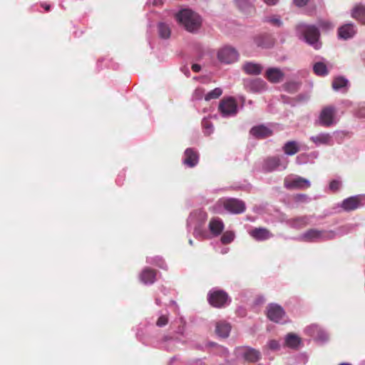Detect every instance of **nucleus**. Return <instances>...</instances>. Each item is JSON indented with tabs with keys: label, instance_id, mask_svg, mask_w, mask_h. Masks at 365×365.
<instances>
[{
	"label": "nucleus",
	"instance_id": "nucleus-1",
	"mask_svg": "<svg viewBox=\"0 0 365 365\" xmlns=\"http://www.w3.org/2000/svg\"><path fill=\"white\" fill-rule=\"evenodd\" d=\"M347 232L348 230L344 227H339L336 230H319L317 229H311L300 235L299 240L306 242L327 241L333 240L336 236L342 235Z\"/></svg>",
	"mask_w": 365,
	"mask_h": 365
},
{
	"label": "nucleus",
	"instance_id": "nucleus-2",
	"mask_svg": "<svg viewBox=\"0 0 365 365\" xmlns=\"http://www.w3.org/2000/svg\"><path fill=\"white\" fill-rule=\"evenodd\" d=\"M176 20L190 32L198 30L201 26L200 16L190 9H182L175 14Z\"/></svg>",
	"mask_w": 365,
	"mask_h": 365
},
{
	"label": "nucleus",
	"instance_id": "nucleus-3",
	"mask_svg": "<svg viewBox=\"0 0 365 365\" xmlns=\"http://www.w3.org/2000/svg\"><path fill=\"white\" fill-rule=\"evenodd\" d=\"M297 34L299 38L306 41L315 49L321 47L319 41V32L316 26L300 24L297 26Z\"/></svg>",
	"mask_w": 365,
	"mask_h": 365
},
{
	"label": "nucleus",
	"instance_id": "nucleus-4",
	"mask_svg": "<svg viewBox=\"0 0 365 365\" xmlns=\"http://www.w3.org/2000/svg\"><path fill=\"white\" fill-rule=\"evenodd\" d=\"M223 207L227 212L232 214H240L245 211V203L237 198L220 199L217 203L209 208L213 213H220Z\"/></svg>",
	"mask_w": 365,
	"mask_h": 365
},
{
	"label": "nucleus",
	"instance_id": "nucleus-5",
	"mask_svg": "<svg viewBox=\"0 0 365 365\" xmlns=\"http://www.w3.org/2000/svg\"><path fill=\"white\" fill-rule=\"evenodd\" d=\"M340 117L337 115V110L334 106L324 107L320 111L316 123L323 127H331L336 125L339 121Z\"/></svg>",
	"mask_w": 365,
	"mask_h": 365
},
{
	"label": "nucleus",
	"instance_id": "nucleus-6",
	"mask_svg": "<svg viewBox=\"0 0 365 365\" xmlns=\"http://www.w3.org/2000/svg\"><path fill=\"white\" fill-rule=\"evenodd\" d=\"M284 185L288 190H304L309 187L311 182L299 175L290 174L285 177Z\"/></svg>",
	"mask_w": 365,
	"mask_h": 365
},
{
	"label": "nucleus",
	"instance_id": "nucleus-7",
	"mask_svg": "<svg viewBox=\"0 0 365 365\" xmlns=\"http://www.w3.org/2000/svg\"><path fill=\"white\" fill-rule=\"evenodd\" d=\"M207 301L214 307L222 308L230 302V299L226 292L213 290L209 292Z\"/></svg>",
	"mask_w": 365,
	"mask_h": 365
},
{
	"label": "nucleus",
	"instance_id": "nucleus-8",
	"mask_svg": "<svg viewBox=\"0 0 365 365\" xmlns=\"http://www.w3.org/2000/svg\"><path fill=\"white\" fill-rule=\"evenodd\" d=\"M218 110L224 117L235 115L237 113V103L232 97L223 98L220 101Z\"/></svg>",
	"mask_w": 365,
	"mask_h": 365
},
{
	"label": "nucleus",
	"instance_id": "nucleus-9",
	"mask_svg": "<svg viewBox=\"0 0 365 365\" xmlns=\"http://www.w3.org/2000/svg\"><path fill=\"white\" fill-rule=\"evenodd\" d=\"M365 205V195H359L344 199L341 203V207L346 212H350Z\"/></svg>",
	"mask_w": 365,
	"mask_h": 365
},
{
	"label": "nucleus",
	"instance_id": "nucleus-10",
	"mask_svg": "<svg viewBox=\"0 0 365 365\" xmlns=\"http://www.w3.org/2000/svg\"><path fill=\"white\" fill-rule=\"evenodd\" d=\"M243 85L245 90L251 93H260L267 89V83L261 78H246Z\"/></svg>",
	"mask_w": 365,
	"mask_h": 365
},
{
	"label": "nucleus",
	"instance_id": "nucleus-11",
	"mask_svg": "<svg viewBox=\"0 0 365 365\" xmlns=\"http://www.w3.org/2000/svg\"><path fill=\"white\" fill-rule=\"evenodd\" d=\"M238 52L230 46L223 47L217 53L219 61L225 63H233L238 59Z\"/></svg>",
	"mask_w": 365,
	"mask_h": 365
},
{
	"label": "nucleus",
	"instance_id": "nucleus-12",
	"mask_svg": "<svg viewBox=\"0 0 365 365\" xmlns=\"http://www.w3.org/2000/svg\"><path fill=\"white\" fill-rule=\"evenodd\" d=\"M250 134L256 139H264L272 135V128L264 125H258L250 129Z\"/></svg>",
	"mask_w": 365,
	"mask_h": 365
},
{
	"label": "nucleus",
	"instance_id": "nucleus-13",
	"mask_svg": "<svg viewBox=\"0 0 365 365\" xmlns=\"http://www.w3.org/2000/svg\"><path fill=\"white\" fill-rule=\"evenodd\" d=\"M309 140L317 146L331 145L333 140L331 135L329 133H320L315 135H312Z\"/></svg>",
	"mask_w": 365,
	"mask_h": 365
},
{
	"label": "nucleus",
	"instance_id": "nucleus-14",
	"mask_svg": "<svg viewBox=\"0 0 365 365\" xmlns=\"http://www.w3.org/2000/svg\"><path fill=\"white\" fill-rule=\"evenodd\" d=\"M198 161V153L192 148H187L184 153L183 163L189 168H193Z\"/></svg>",
	"mask_w": 365,
	"mask_h": 365
},
{
	"label": "nucleus",
	"instance_id": "nucleus-15",
	"mask_svg": "<svg viewBox=\"0 0 365 365\" xmlns=\"http://www.w3.org/2000/svg\"><path fill=\"white\" fill-rule=\"evenodd\" d=\"M356 32V30L354 24H346L339 29L338 36L339 38L346 40L352 38Z\"/></svg>",
	"mask_w": 365,
	"mask_h": 365
},
{
	"label": "nucleus",
	"instance_id": "nucleus-16",
	"mask_svg": "<svg viewBox=\"0 0 365 365\" xmlns=\"http://www.w3.org/2000/svg\"><path fill=\"white\" fill-rule=\"evenodd\" d=\"M208 227L210 232L214 236H218L222 232L225 228V225L220 218L212 217L209 222Z\"/></svg>",
	"mask_w": 365,
	"mask_h": 365
},
{
	"label": "nucleus",
	"instance_id": "nucleus-17",
	"mask_svg": "<svg viewBox=\"0 0 365 365\" xmlns=\"http://www.w3.org/2000/svg\"><path fill=\"white\" fill-rule=\"evenodd\" d=\"M242 69L247 75L257 76L262 73L263 66L259 63L248 61L242 65Z\"/></svg>",
	"mask_w": 365,
	"mask_h": 365
},
{
	"label": "nucleus",
	"instance_id": "nucleus-18",
	"mask_svg": "<svg viewBox=\"0 0 365 365\" xmlns=\"http://www.w3.org/2000/svg\"><path fill=\"white\" fill-rule=\"evenodd\" d=\"M249 234L257 241L266 240L272 237L270 231L262 227L254 228L249 231Z\"/></svg>",
	"mask_w": 365,
	"mask_h": 365
},
{
	"label": "nucleus",
	"instance_id": "nucleus-19",
	"mask_svg": "<svg viewBox=\"0 0 365 365\" xmlns=\"http://www.w3.org/2000/svg\"><path fill=\"white\" fill-rule=\"evenodd\" d=\"M301 85L302 83L299 81L293 79L286 81L278 89L288 93H294L299 90Z\"/></svg>",
	"mask_w": 365,
	"mask_h": 365
},
{
	"label": "nucleus",
	"instance_id": "nucleus-20",
	"mask_svg": "<svg viewBox=\"0 0 365 365\" xmlns=\"http://www.w3.org/2000/svg\"><path fill=\"white\" fill-rule=\"evenodd\" d=\"M300 150V144L299 142L296 140H289L286 142L283 147L282 150L284 152V155H294L297 153H298Z\"/></svg>",
	"mask_w": 365,
	"mask_h": 365
},
{
	"label": "nucleus",
	"instance_id": "nucleus-21",
	"mask_svg": "<svg viewBox=\"0 0 365 365\" xmlns=\"http://www.w3.org/2000/svg\"><path fill=\"white\" fill-rule=\"evenodd\" d=\"M156 274L157 272L155 269L146 267L142 271L140 275V280L144 284H153L155 281Z\"/></svg>",
	"mask_w": 365,
	"mask_h": 365
},
{
	"label": "nucleus",
	"instance_id": "nucleus-22",
	"mask_svg": "<svg viewBox=\"0 0 365 365\" xmlns=\"http://www.w3.org/2000/svg\"><path fill=\"white\" fill-rule=\"evenodd\" d=\"M284 342L286 346L292 349H298L302 344L301 338L294 333L287 334L284 338Z\"/></svg>",
	"mask_w": 365,
	"mask_h": 365
},
{
	"label": "nucleus",
	"instance_id": "nucleus-23",
	"mask_svg": "<svg viewBox=\"0 0 365 365\" xmlns=\"http://www.w3.org/2000/svg\"><path fill=\"white\" fill-rule=\"evenodd\" d=\"M349 87V81L342 76L336 77L332 82V88L335 91L346 92Z\"/></svg>",
	"mask_w": 365,
	"mask_h": 365
},
{
	"label": "nucleus",
	"instance_id": "nucleus-24",
	"mask_svg": "<svg viewBox=\"0 0 365 365\" xmlns=\"http://www.w3.org/2000/svg\"><path fill=\"white\" fill-rule=\"evenodd\" d=\"M351 16L365 24V6L362 4H358L354 6L351 11Z\"/></svg>",
	"mask_w": 365,
	"mask_h": 365
},
{
	"label": "nucleus",
	"instance_id": "nucleus-25",
	"mask_svg": "<svg viewBox=\"0 0 365 365\" xmlns=\"http://www.w3.org/2000/svg\"><path fill=\"white\" fill-rule=\"evenodd\" d=\"M230 329L231 327L228 323L220 322L216 324L215 332L220 337H227Z\"/></svg>",
	"mask_w": 365,
	"mask_h": 365
},
{
	"label": "nucleus",
	"instance_id": "nucleus-26",
	"mask_svg": "<svg viewBox=\"0 0 365 365\" xmlns=\"http://www.w3.org/2000/svg\"><path fill=\"white\" fill-rule=\"evenodd\" d=\"M243 356L249 362H255L259 359L260 353L255 349L247 347L243 352Z\"/></svg>",
	"mask_w": 365,
	"mask_h": 365
},
{
	"label": "nucleus",
	"instance_id": "nucleus-27",
	"mask_svg": "<svg viewBox=\"0 0 365 365\" xmlns=\"http://www.w3.org/2000/svg\"><path fill=\"white\" fill-rule=\"evenodd\" d=\"M254 0H237L238 6L246 14H251L255 11L253 4Z\"/></svg>",
	"mask_w": 365,
	"mask_h": 365
},
{
	"label": "nucleus",
	"instance_id": "nucleus-28",
	"mask_svg": "<svg viewBox=\"0 0 365 365\" xmlns=\"http://www.w3.org/2000/svg\"><path fill=\"white\" fill-rule=\"evenodd\" d=\"M289 322V317L284 309L275 304V323L285 324Z\"/></svg>",
	"mask_w": 365,
	"mask_h": 365
},
{
	"label": "nucleus",
	"instance_id": "nucleus-29",
	"mask_svg": "<svg viewBox=\"0 0 365 365\" xmlns=\"http://www.w3.org/2000/svg\"><path fill=\"white\" fill-rule=\"evenodd\" d=\"M309 217L301 216L292 219L289 222V224L292 227L302 228L309 225Z\"/></svg>",
	"mask_w": 365,
	"mask_h": 365
},
{
	"label": "nucleus",
	"instance_id": "nucleus-30",
	"mask_svg": "<svg viewBox=\"0 0 365 365\" xmlns=\"http://www.w3.org/2000/svg\"><path fill=\"white\" fill-rule=\"evenodd\" d=\"M289 159L285 155H280L275 157V170H284L289 164Z\"/></svg>",
	"mask_w": 365,
	"mask_h": 365
},
{
	"label": "nucleus",
	"instance_id": "nucleus-31",
	"mask_svg": "<svg viewBox=\"0 0 365 365\" xmlns=\"http://www.w3.org/2000/svg\"><path fill=\"white\" fill-rule=\"evenodd\" d=\"M159 36L162 38H168L170 36V28L168 24L161 22L158 25Z\"/></svg>",
	"mask_w": 365,
	"mask_h": 365
},
{
	"label": "nucleus",
	"instance_id": "nucleus-32",
	"mask_svg": "<svg viewBox=\"0 0 365 365\" xmlns=\"http://www.w3.org/2000/svg\"><path fill=\"white\" fill-rule=\"evenodd\" d=\"M313 70L318 76H326L328 74L327 65L323 61H319L314 64Z\"/></svg>",
	"mask_w": 365,
	"mask_h": 365
},
{
	"label": "nucleus",
	"instance_id": "nucleus-33",
	"mask_svg": "<svg viewBox=\"0 0 365 365\" xmlns=\"http://www.w3.org/2000/svg\"><path fill=\"white\" fill-rule=\"evenodd\" d=\"M322 329L319 327L318 325L312 324L306 327L304 331L307 334L315 339L316 336H317L318 333H319L322 331Z\"/></svg>",
	"mask_w": 365,
	"mask_h": 365
},
{
	"label": "nucleus",
	"instance_id": "nucleus-34",
	"mask_svg": "<svg viewBox=\"0 0 365 365\" xmlns=\"http://www.w3.org/2000/svg\"><path fill=\"white\" fill-rule=\"evenodd\" d=\"M222 93V91L220 88H215V89L212 90L211 91L208 92L205 96V100L207 101H209L212 99H216L218 98Z\"/></svg>",
	"mask_w": 365,
	"mask_h": 365
},
{
	"label": "nucleus",
	"instance_id": "nucleus-35",
	"mask_svg": "<svg viewBox=\"0 0 365 365\" xmlns=\"http://www.w3.org/2000/svg\"><path fill=\"white\" fill-rule=\"evenodd\" d=\"M234 232L232 231H227L222 234L220 240L223 245H227L231 243L234 240Z\"/></svg>",
	"mask_w": 365,
	"mask_h": 365
},
{
	"label": "nucleus",
	"instance_id": "nucleus-36",
	"mask_svg": "<svg viewBox=\"0 0 365 365\" xmlns=\"http://www.w3.org/2000/svg\"><path fill=\"white\" fill-rule=\"evenodd\" d=\"M202 125L204 128V133L210 135L213 131V125L208 119L204 118L202 121Z\"/></svg>",
	"mask_w": 365,
	"mask_h": 365
},
{
	"label": "nucleus",
	"instance_id": "nucleus-37",
	"mask_svg": "<svg viewBox=\"0 0 365 365\" xmlns=\"http://www.w3.org/2000/svg\"><path fill=\"white\" fill-rule=\"evenodd\" d=\"M314 339L319 343H324L328 340V334L322 329V331L319 333H318L317 336H316Z\"/></svg>",
	"mask_w": 365,
	"mask_h": 365
},
{
	"label": "nucleus",
	"instance_id": "nucleus-38",
	"mask_svg": "<svg viewBox=\"0 0 365 365\" xmlns=\"http://www.w3.org/2000/svg\"><path fill=\"white\" fill-rule=\"evenodd\" d=\"M286 76L287 73L285 71H282L275 68V83L282 81Z\"/></svg>",
	"mask_w": 365,
	"mask_h": 365
},
{
	"label": "nucleus",
	"instance_id": "nucleus-39",
	"mask_svg": "<svg viewBox=\"0 0 365 365\" xmlns=\"http://www.w3.org/2000/svg\"><path fill=\"white\" fill-rule=\"evenodd\" d=\"M341 187V182L339 180H334L329 183V189L333 192L339 190Z\"/></svg>",
	"mask_w": 365,
	"mask_h": 365
},
{
	"label": "nucleus",
	"instance_id": "nucleus-40",
	"mask_svg": "<svg viewBox=\"0 0 365 365\" xmlns=\"http://www.w3.org/2000/svg\"><path fill=\"white\" fill-rule=\"evenodd\" d=\"M168 323V317L166 315H161L156 322L158 327H164Z\"/></svg>",
	"mask_w": 365,
	"mask_h": 365
},
{
	"label": "nucleus",
	"instance_id": "nucleus-41",
	"mask_svg": "<svg viewBox=\"0 0 365 365\" xmlns=\"http://www.w3.org/2000/svg\"><path fill=\"white\" fill-rule=\"evenodd\" d=\"M356 115L359 117L364 118L365 117V103H359L356 110Z\"/></svg>",
	"mask_w": 365,
	"mask_h": 365
},
{
	"label": "nucleus",
	"instance_id": "nucleus-42",
	"mask_svg": "<svg viewBox=\"0 0 365 365\" xmlns=\"http://www.w3.org/2000/svg\"><path fill=\"white\" fill-rule=\"evenodd\" d=\"M308 361V356L305 354H299L297 356L296 362L298 364H305Z\"/></svg>",
	"mask_w": 365,
	"mask_h": 365
},
{
	"label": "nucleus",
	"instance_id": "nucleus-43",
	"mask_svg": "<svg viewBox=\"0 0 365 365\" xmlns=\"http://www.w3.org/2000/svg\"><path fill=\"white\" fill-rule=\"evenodd\" d=\"M319 26L322 29H324L326 31H329L334 28V25L328 21H320Z\"/></svg>",
	"mask_w": 365,
	"mask_h": 365
},
{
	"label": "nucleus",
	"instance_id": "nucleus-44",
	"mask_svg": "<svg viewBox=\"0 0 365 365\" xmlns=\"http://www.w3.org/2000/svg\"><path fill=\"white\" fill-rule=\"evenodd\" d=\"M265 77L269 82H274V68H269L267 70Z\"/></svg>",
	"mask_w": 365,
	"mask_h": 365
},
{
	"label": "nucleus",
	"instance_id": "nucleus-45",
	"mask_svg": "<svg viewBox=\"0 0 365 365\" xmlns=\"http://www.w3.org/2000/svg\"><path fill=\"white\" fill-rule=\"evenodd\" d=\"M334 134L336 135L338 138L342 140L349 135V132L346 130H336L334 132Z\"/></svg>",
	"mask_w": 365,
	"mask_h": 365
},
{
	"label": "nucleus",
	"instance_id": "nucleus-46",
	"mask_svg": "<svg viewBox=\"0 0 365 365\" xmlns=\"http://www.w3.org/2000/svg\"><path fill=\"white\" fill-rule=\"evenodd\" d=\"M267 317L269 318L271 321H274V306L272 304H270L268 307L267 312Z\"/></svg>",
	"mask_w": 365,
	"mask_h": 365
},
{
	"label": "nucleus",
	"instance_id": "nucleus-47",
	"mask_svg": "<svg viewBox=\"0 0 365 365\" xmlns=\"http://www.w3.org/2000/svg\"><path fill=\"white\" fill-rule=\"evenodd\" d=\"M296 200L297 202H308L309 197L305 194H299L296 196Z\"/></svg>",
	"mask_w": 365,
	"mask_h": 365
},
{
	"label": "nucleus",
	"instance_id": "nucleus-48",
	"mask_svg": "<svg viewBox=\"0 0 365 365\" xmlns=\"http://www.w3.org/2000/svg\"><path fill=\"white\" fill-rule=\"evenodd\" d=\"M204 89L202 88H197L195 91V93H194V96L196 99H201L203 94H204Z\"/></svg>",
	"mask_w": 365,
	"mask_h": 365
},
{
	"label": "nucleus",
	"instance_id": "nucleus-49",
	"mask_svg": "<svg viewBox=\"0 0 365 365\" xmlns=\"http://www.w3.org/2000/svg\"><path fill=\"white\" fill-rule=\"evenodd\" d=\"M309 98L308 94H300L297 97V101L298 102H305L308 101Z\"/></svg>",
	"mask_w": 365,
	"mask_h": 365
},
{
	"label": "nucleus",
	"instance_id": "nucleus-50",
	"mask_svg": "<svg viewBox=\"0 0 365 365\" xmlns=\"http://www.w3.org/2000/svg\"><path fill=\"white\" fill-rule=\"evenodd\" d=\"M308 1L309 0H294V4L299 7L305 6Z\"/></svg>",
	"mask_w": 365,
	"mask_h": 365
},
{
	"label": "nucleus",
	"instance_id": "nucleus-51",
	"mask_svg": "<svg viewBox=\"0 0 365 365\" xmlns=\"http://www.w3.org/2000/svg\"><path fill=\"white\" fill-rule=\"evenodd\" d=\"M154 264L161 268H163L165 262L161 258H158L155 259Z\"/></svg>",
	"mask_w": 365,
	"mask_h": 365
},
{
	"label": "nucleus",
	"instance_id": "nucleus-52",
	"mask_svg": "<svg viewBox=\"0 0 365 365\" xmlns=\"http://www.w3.org/2000/svg\"><path fill=\"white\" fill-rule=\"evenodd\" d=\"M191 68H192V70L195 73H197L201 70V66L197 63L192 64Z\"/></svg>",
	"mask_w": 365,
	"mask_h": 365
},
{
	"label": "nucleus",
	"instance_id": "nucleus-53",
	"mask_svg": "<svg viewBox=\"0 0 365 365\" xmlns=\"http://www.w3.org/2000/svg\"><path fill=\"white\" fill-rule=\"evenodd\" d=\"M184 331H185V327L184 326H179L178 327V329L177 330V333L179 334L180 335H183L184 334Z\"/></svg>",
	"mask_w": 365,
	"mask_h": 365
},
{
	"label": "nucleus",
	"instance_id": "nucleus-54",
	"mask_svg": "<svg viewBox=\"0 0 365 365\" xmlns=\"http://www.w3.org/2000/svg\"><path fill=\"white\" fill-rule=\"evenodd\" d=\"M41 7H43L46 11H49L51 9V6L46 3L41 4Z\"/></svg>",
	"mask_w": 365,
	"mask_h": 365
},
{
	"label": "nucleus",
	"instance_id": "nucleus-55",
	"mask_svg": "<svg viewBox=\"0 0 365 365\" xmlns=\"http://www.w3.org/2000/svg\"><path fill=\"white\" fill-rule=\"evenodd\" d=\"M274 22H275V27H280L282 25V22L281 21V20L278 19L277 18H275Z\"/></svg>",
	"mask_w": 365,
	"mask_h": 365
},
{
	"label": "nucleus",
	"instance_id": "nucleus-56",
	"mask_svg": "<svg viewBox=\"0 0 365 365\" xmlns=\"http://www.w3.org/2000/svg\"><path fill=\"white\" fill-rule=\"evenodd\" d=\"M281 97H282V102L283 103H289V98L285 97L283 95H281Z\"/></svg>",
	"mask_w": 365,
	"mask_h": 365
},
{
	"label": "nucleus",
	"instance_id": "nucleus-57",
	"mask_svg": "<svg viewBox=\"0 0 365 365\" xmlns=\"http://www.w3.org/2000/svg\"><path fill=\"white\" fill-rule=\"evenodd\" d=\"M267 5H274V0H263Z\"/></svg>",
	"mask_w": 365,
	"mask_h": 365
},
{
	"label": "nucleus",
	"instance_id": "nucleus-58",
	"mask_svg": "<svg viewBox=\"0 0 365 365\" xmlns=\"http://www.w3.org/2000/svg\"><path fill=\"white\" fill-rule=\"evenodd\" d=\"M268 346H269V349H274V341L270 340L268 343Z\"/></svg>",
	"mask_w": 365,
	"mask_h": 365
},
{
	"label": "nucleus",
	"instance_id": "nucleus-59",
	"mask_svg": "<svg viewBox=\"0 0 365 365\" xmlns=\"http://www.w3.org/2000/svg\"><path fill=\"white\" fill-rule=\"evenodd\" d=\"M174 339V337H173V336H165L164 337V340H165V341L172 340V339Z\"/></svg>",
	"mask_w": 365,
	"mask_h": 365
},
{
	"label": "nucleus",
	"instance_id": "nucleus-60",
	"mask_svg": "<svg viewBox=\"0 0 365 365\" xmlns=\"http://www.w3.org/2000/svg\"><path fill=\"white\" fill-rule=\"evenodd\" d=\"M284 36H285L284 34H282L281 35V37H280V39H279V41H280L281 43H284Z\"/></svg>",
	"mask_w": 365,
	"mask_h": 365
},
{
	"label": "nucleus",
	"instance_id": "nucleus-61",
	"mask_svg": "<svg viewBox=\"0 0 365 365\" xmlns=\"http://www.w3.org/2000/svg\"><path fill=\"white\" fill-rule=\"evenodd\" d=\"M268 163H269L268 162L266 163V165L267 166V170H269V171H272V169H273V166L272 165H269Z\"/></svg>",
	"mask_w": 365,
	"mask_h": 365
},
{
	"label": "nucleus",
	"instance_id": "nucleus-62",
	"mask_svg": "<svg viewBox=\"0 0 365 365\" xmlns=\"http://www.w3.org/2000/svg\"><path fill=\"white\" fill-rule=\"evenodd\" d=\"M257 44L259 46H265L266 45L264 43H259L258 41V40H257Z\"/></svg>",
	"mask_w": 365,
	"mask_h": 365
},
{
	"label": "nucleus",
	"instance_id": "nucleus-63",
	"mask_svg": "<svg viewBox=\"0 0 365 365\" xmlns=\"http://www.w3.org/2000/svg\"><path fill=\"white\" fill-rule=\"evenodd\" d=\"M340 365H351V364H349V363H342Z\"/></svg>",
	"mask_w": 365,
	"mask_h": 365
},
{
	"label": "nucleus",
	"instance_id": "nucleus-64",
	"mask_svg": "<svg viewBox=\"0 0 365 365\" xmlns=\"http://www.w3.org/2000/svg\"><path fill=\"white\" fill-rule=\"evenodd\" d=\"M189 243L192 245V240H189Z\"/></svg>",
	"mask_w": 365,
	"mask_h": 365
}]
</instances>
